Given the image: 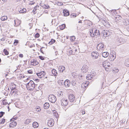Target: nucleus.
<instances>
[{
	"label": "nucleus",
	"instance_id": "obj_21",
	"mask_svg": "<svg viewBox=\"0 0 129 129\" xmlns=\"http://www.w3.org/2000/svg\"><path fill=\"white\" fill-rule=\"evenodd\" d=\"M19 12L20 13H26V9L25 8H20L18 9Z\"/></svg>",
	"mask_w": 129,
	"mask_h": 129
},
{
	"label": "nucleus",
	"instance_id": "obj_55",
	"mask_svg": "<svg viewBox=\"0 0 129 129\" xmlns=\"http://www.w3.org/2000/svg\"><path fill=\"white\" fill-rule=\"evenodd\" d=\"M28 73L29 74H32L33 73V71L32 70H29L28 71H27Z\"/></svg>",
	"mask_w": 129,
	"mask_h": 129
},
{
	"label": "nucleus",
	"instance_id": "obj_47",
	"mask_svg": "<svg viewBox=\"0 0 129 129\" xmlns=\"http://www.w3.org/2000/svg\"><path fill=\"white\" fill-rule=\"evenodd\" d=\"M39 57L40 59L42 60H45V57L42 56H39Z\"/></svg>",
	"mask_w": 129,
	"mask_h": 129
},
{
	"label": "nucleus",
	"instance_id": "obj_18",
	"mask_svg": "<svg viewBox=\"0 0 129 129\" xmlns=\"http://www.w3.org/2000/svg\"><path fill=\"white\" fill-rule=\"evenodd\" d=\"M91 56L94 58H96L98 57L99 54L98 52H93L91 53Z\"/></svg>",
	"mask_w": 129,
	"mask_h": 129
},
{
	"label": "nucleus",
	"instance_id": "obj_49",
	"mask_svg": "<svg viewBox=\"0 0 129 129\" xmlns=\"http://www.w3.org/2000/svg\"><path fill=\"white\" fill-rule=\"evenodd\" d=\"M5 114V112L2 111L1 112H0V118H1Z\"/></svg>",
	"mask_w": 129,
	"mask_h": 129
},
{
	"label": "nucleus",
	"instance_id": "obj_36",
	"mask_svg": "<svg viewBox=\"0 0 129 129\" xmlns=\"http://www.w3.org/2000/svg\"><path fill=\"white\" fill-rule=\"evenodd\" d=\"M75 36H73L70 37V40L71 42H73L75 40Z\"/></svg>",
	"mask_w": 129,
	"mask_h": 129
},
{
	"label": "nucleus",
	"instance_id": "obj_16",
	"mask_svg": "<svg viewBox=\"0 0 129 129\" xmlns=\"http://www.w3.org/2000/svg\"><path fill=\"white\" fill-rule=\"evenodd\" d=\"M21 21L18 19H16L14 20V26H17L19 25L21 23Z\"/></svg>",
	"mask_w": 129,
	"mask_h": 129
},
{
	"label": "nucleus",
	"instance_id": "obj_5",
	"mask_svg": "<svg viewBox=\"0 0 129 129\" xmlns=\"http://www.w3.org/2000/svg\"><path fill=\"white\" fill-rule=\"evenodd\" d=\"M97 48L98 50L100 51H102L104 50L105 48L104 45L102 43H99L97 45Z\"/></svg>",
	"mask_w": 129,
	"mask_h": 129
},
{
	"label": "nucleus",
	"instance_id": "obj_46",
	"mask_svg": "<svg viewBox=\"0 0 129 129\" xmlns=\"http://www.w3.org/2000/svg\"><path fill=\"white\" fill-rule=\"evenodd\" d=\"M18 41L17 40H15L14 43V45L15 46L18 43Z\"/></svg>",
	"mask_w": 129,
	"mask_h": 129
},
{
	"label": "nucleus",
	"instance_id": "obj_10",
	"mask_svg": "<svg viewBox=\"0 0 129 129\" xmlns=\"http://www.w3.org/2000/svg\"><path fill=\"white\" fill-rule=\"evenodd\" d=\"M31 65L33 66H35L38 64L39 62L36 59H32L30 61Z\"/></svg>",
	"mask_w": 129,
	"mask_h": 129
},
{
	"label": "nucleus",
	"instance_id": "obj_43",
	"mask_svg": "<svg viewBox=\"0 0 129 129\" xmlns=\"http://www.w3.org/2000/svg\"><path fill=\"white\" fill-rule=\"evenodd\" d=\"M5 121V119L2 118L0 120V124H4Z\"/></svg>",
	"mask_w": 129,
	"mask_h": 129
},
{
	"label": "nucleus",
	"instance_id": "obj_29",
	"mask_svg": "<svg viewBox=\"0 0 129 129\" xmlns=\"http://www.w3.org/2000/svg\"><path fill=\"white\" fill-rule=\"evenodd\" d=\"M46 49L44 47H42L40 49L41 52L43 54H45Z\"/></svg>",
	"mask_w": 129,
	"mask_h": 129
},
{
	"label": "nucleus",
	"instance_id": "obj_2",
	"mask_svg": "<svg viewBox=\"0 0 129 129\" xmlns=\"http://www.w3.org/2000/svg\"><path fill=\"white\" fill-rule=\"evenodd\" d=\"M26 87L27 89L29 90H32L35 87V84L32 80L30 81L26 84Z\"/></svg>",
	"mask_w": 129,
	"mask_h": 129
},
{
	"label": "nucleus",
	"instance_id": "obj_26",
	"mask_svg": "<svg viewBox=\"0 0 129 129\" xmlns=\"http://www.w3.org/2000/svg\"><path fill=\"white\" fill-rule=\"evenodd\" d=\"M109 53L108 52H104L102 53V56L104 57H107L109 55Z\"/></svg>",
	"mask_w": 129,
	"mask_h": 129
},
{
	"label": "nucleus",
	"instance_id": "obj_37",
	"mask_svg": "<svg viewBox=\"0 0 129 129\" xmlns=\"http://www.w3.org/2000/svg\"><path fill=\"white\" fill-rule=\"evenodd\" d=\"M106 71L107 72H109L111 70V67H106L105 68Z\"/></svg>",
	"mask_w": 129,
	"mask_h": 129
},
{
	"label": "nucleus",
	"instance_id": "obj_23",
	"mask_svg": "<svg viewBox=\"0 0 129 129\" xmlns=\"http://www.w3.org/2000/svg\"><path fill=\"white\" fill-rule=\"evenodd\" d=\"M58 69L60 72H62L65 69V68L63 66H59L58 67Z\"/></svg>",
	"mask_w": 129,
	"mask_h": 129
},
{
	"label": "nucleus",
	"instance_id": "obj_11",
	"mask_svg": "<svg viewBox=\"0 0 129 129\" xmlns=\"http://www.w3.org/2000/svg\"><path fill=\"white\" fill-rule=\"evenodd\" d=\"M89 67L87 65H84L81 68V70L82 72L83 73H85L88 72Z\"/></svg>",
	"mask_w": 129,
	"mask_h": 129
},
{
	"label": "nucleus",
	"instance_id": "obj_56",
	"mask_svg": "<svg viewBox=\"0 0 129 129\" xmlns=\"http://www.w3.org/2000/svg\"><path fill=\"white\" fill-rule=\"evenodd\" d=\"M19 76L20 78H23L24 77V76L21 74H19Z\"/></svg>",
	"mask_w": 129,
	"mask_h": 129
},
{
	"label": "nucleus",
	"instance_id": "obj_59",
	"mask_svg": "<svg viewBox=\"0 0 129 129\" xmlns=\"http://www.w3.org/2000/svg\"><path fill=\"white\" fill-rule=\"evenodd\" d=\"M19 57L20 58H23V55L22 54H20L19 55Z\"/></svg>",
	"mask_w": 129,
	"mask_h": 129
},
{
	"label": "nucleus",
	"instance_id": "obj_52",
	"mask_svg": "<svg viewBox=\"0 0 129 129\" xmlns=\"http://www.w3.org/2000/svg\"><path fill=\"white\" fill-rule=\"evenodd\" d=\"M41 110V109L40 107H37L36 109V111L37 112H39Z\"/></svg>",
	"mask_w": 129,
	"mask_h": 129
},
{
	"label": "nucleus",
	"instance_id": "obj_24",
	"mask_svg": "<svg viewBox=\"0 0 129 129\" xmlns=\"http://www.w3.org/2000/svg\"><path fill=\"white\" fill-rule=\"evenodd\" d=\"M109 34V31L107 30H104L103 32V34L104 37H106L108 36Z\"/></svg>",
	"mask_w": 129,
	"mask_h": 129
},
{
	"label": "nucleus",
	"instance_id": "obj_50",
	"mask_svg": "<svg viewBox=\"0 0 129 129\" xmlns=\"http://www.w3.org/2000/svg\"><path fill=\"white\" fill-rule=\"evenodd\" d=\"M40 36V35L38 33H37L35 35V37L36 38H38Z\"/></svg>",
	"mask_w": 129,
	"mask_h": 129
},
{
	"label": "nucleus",
	"instance_id": "obj_3",
	"mask_svg": "<svg viewBox=\"0 0 129 129\" xmlns=\"http://www.w3.org/2000/svg\"><path fill=\"white\" fill-rule=\"evenodd\" d=\"M48 98L49 101L52 103H54L56 100L55 96L53 94L49 95Z\"/></svg>",
	"mask_w": 129,
	"mask_h": 129
},
{
	"label": "nucleus",
	"instance_id": "obj_27",
	"mask_svg": "<svg viewBox=\"0 0 129 129\" xmlns=\"http://www.w3.org/2000/svg\"><path fill=\"white\" fill-rule=\"evenodd\" d=\"M86 78L87 80H91L92 79V75L91 74H88L87 75Z\"/></svg>",
	"mask_w": 129,
	"mask_h": 129
},
{
	"label": "nucleus",
	"instance_id": "obj_6",
	"mask_svg": "<svg viewBox=\"0 0 129 129\" xmlns=\"http://www.w3.org/2000/svg\"><path fill=\"white\" fill-rule=\"evenodd\" d=\"M54 121L53 119L52 118L48 120L47 125L49 126L52 127L54 125Z\"/></svg>",
	"mask_w": 129,
	"mask_h": 129
},
{
	"label": "nucleus",
	"instance_id": "obj_53",
	"mask_svg": "<svg viewBox=\"0 0 129 129\" xmlns=\"http://www.w3.org/2000/svg\"><path fill=\"white\" fill-rule=\"evenodd\" d=\"M71 18H74L76 16V14H72L70 15Z\"/></svg>",
	"mask_w": 129,
	"mask_h": 129
},
{
	"label": "nucleus",
	"instance_id": "obj_38",
	"mask_svg": "<svg viewBox=\"0 0 129 129\" xmlns=\"http://www.w3.org/2000/svg\"><path fill=\"white\" fill-rule=\"evenodd\" d=\"M43 7L45 9H48L50 8V6L44 4L43 6Z\"/></svg>",
	"mask_w": 129,
	"mask_h": 129
},
{
	"label": "nucleus",
	"instance_id": "obj_35",
	"mask_svg": "<svg viewBox=\"0 0 129 129\" xmlns=\"http://www.w3.org/2000/svg\"><path fill=\"white\" fill-rule=\"evenodd\" d=\"M52 73L53 75L55 76H56L57 75V73L56 70L54 69H53L52 70Z\"/></svg>",
	"mask_w": 129,
	"mask_h": 129
},
{
	"label": "nucleus",
	"instance_id": "obj_12",
	"mask_svg": "<svg viewBox=\"0 0 129 129\" xmlns=\"http://www.w3.org/2000/svg\"><path fill=\"white\" fill-rule=\"evenodd\" d=\"M89 82L88 81H86L82 83L81 85V87L82 89H85L89 84Z\"/></svg>",
	"mask_w": 129,
	"mask_h": 129
},
{
	"label": "nucleus",
	"instance_id": "obj_28",
	"mask_svg": "<svg viewBox=\"0 0 129 129\" xmlns=\"http://www.w3.org/2000/svg\"><path fill=\"white\" fill-rule=\"evenodd\" d=\"M119 71V70L116 68H114L112 70L113 73L114 74L117 73Z\"/></svg>",
	"mask_w": 129,
	"mask_h": 129
},
{
	"label": "nucleus",
	"instance_id": "obj_20",
	"mask_svg": "<svg viewBox=\"0 0 129 129\" xmlns=\"http://www.w3.org/2000/svg\"><path fill=\"white\" fill-rule=\"evenodd\" d=\"M63 13L64 16H67L69 15V11L67 10H64L63 11Z\"/></svg>",
	"mask_w": 129,
	"mask_h": 129
},
{
	"label": "nucleus",
	"instance_id": "obj_19",
	"mask_svg": "<svg viewBox=\"0 0 129 129\" xmlns=\"http://www.w3.org/2000/svg\"><path fill=\"white\" fill-rule=\"evenodd\" d=\"M76 53H73V49L69 50L67 52V54L69 55H75V54Z\"/></svg>",
	"mask_w": 129,
	"mask_h": 129
},
{
	"label": "nucleus",
	"instance_id": "obj_17",
	"mask_svg": "<svg viewBox=\"0 0 129 129\" xmlns=\"http://www.w3.org/2000/svg\"><path fill=\"white\" fill-rule=\"evenodd\" d=\"M70 84V82L68 80H66L64 82V84L66 87H69Z\"/></svg>",
	"mask_w": 129,
	"mask_h": 129
},
{
	"label": "nucleus",
	"instance_id": "obj_13",
	"mask_svg": "<svg viewBox=\"0 0 129 129\" xmlns=\"http://www.w3.org/2000/svg\"><path fill=\"white\" fill-rule=\"evenodd\" d=\"M122 19V17L120 16L119 15H117L115 17V20L117 22H119L121 21Z\"/></svg>",
	"mask_w": 129,
	"mask_h": 129
},
{
	"label": "nucleus",
	"instance_id": "obj_62",
	"mask_svg": "<svg viewBox=\"0 0 129 129\" xmlns=\"http://www.w3.org/2000/svg\"><path fill=\"white\" fill-rule=\"evenodd\" d=\"M31 48L33 47H34L35 46V45L34 44H33L32 45H31L29 46Z\"/></svg>",
	"mask_w": 129,
	"mask_h": 129
},
{
	"label": "nucleus",
	"instance_id": "obj_30",
	"mask_svg": "<svg viewBox=\"0 0 129 129\" xmlns=\"http://www.w3.org/2000/svg\"><path fill=\"white\" fill-rule=\"evenodd\" d=\"M49 103H46L44 104V108L45 109H47L49 108Z\"/></svg>",
	"mask_w": 129,
	"mask_h": 129
},
{
	"label": "nucleus",
	"instance_id": "obj_9",
	"mask_svg": "<svg viewBox=\"0 0 129 129\" xmlns=\"http://www.w3.org/2000/svg\"><path fill=\"white\" fill-rule=\"evenodd\" d=\"M116 58L115 54L114 53H111L109 55V59L110 61H113Z\"/></svg>",
	"mask_w": 129,
	"mask_h": 129
},
{
	"label": "nucleus",
	"instance_id": "obj_48",
	"mask_svg": "<svg viewBox=\"0 0 129 129\" xmlns=\"http://www.w3.org/2000/svg\"><path fill=\"white\" fill-rule=\"evenodd\" d=\"M125 64L127 67H129V59L126 60L125 62Z\"/></svg>",
	"mask_w": 129,
	"mask_h": 129
},
{
	"label": "nucleus",
	"instance_id": "obj_8",
	"mask_svg": "<svg viewBox=\"0 0 129 129\" xmlns=\"http://www.w3.org/2000/svg\"><path fill=\"white\" fill-rule=\"evenodd\" d=\"M37 75L39 78H43L45 77L46 73L45 72L42 71L39 73H37Z\"/></svg>",
	"mask_w": 129,
	"mask_h": 129
},
{
	"label": "nucleus",
	"instance_id": "obj_15",
	"mask_svg": "<svg viewBox=\"0 0 129 129\" xmlns=\"http://www.w3.org/2000/svg\"><path fill=\"white\" fill-rule=\"evenodd\" d=\"M17 124V123L16 121H12L10 123L9 125V127L11 128H14L16 126Z\"/></svg>",
	"mask_w": 129,
	"mask_h": 129
},
{
	"label": "nucleus",
	"instance_id": "obj_1",
	"mask_svg": "<svg viewBox=\"0 0 129 129\" xmlns=\"http://www.w3.org/2000/svg\"><path fill=\"white\" fill-rule=\"evenodd\" d=\"M89 34L91 37H99L100 36L99 30L98 29L96 26H93L90 28L89 31Z\"/></svg>",
	"mask_w": 129,
	"mask_h": 129
},
{
	"label": "nucleus",
	"instance_id": "obj_45",
	"mask_svg": "<svg viewBox=\"0 0 129 129\" xmlns=\"http://www.w3.org/2000/svg\"><path fill=\"white\" fill-rule=\"evenodd\" d=\"M3 105H6L8 104V102L6 100H4L3 101Z\"/></svg>",
	"mask_w": 129,
	"mask_h": 129
},
{
	"label": "nucleus",
	"instance_id": "obj_39",
	"mask_svg": "<svg viewBox=\"0 0 129 129\" xmlns=\"http://www.w3.org/2000/svg\"><path fill=\"white\" fill-rule=\"evenodd\" d=\"M53 115L54 116V117L56 118H58L59 117V115L57 112H55L54 114Z\"/></svg>",
	"mask_w": 129,
	"mask_h": 129
},
{
	"label": "nucleus",
	"instance_id": "obj_54",
	"mask_svg": "<svg viewBox=\"0 0 129 129\" xmlns=\"http://www.w3.org/2000/svg\"><path fill=\"white\" fill-rule=\"evenodd\" d=\"M58 83L60 85H61V84H62V83H63V81L62 80H59L58 81Z\"/></svg>",
	"mask_w": 129,
	"mask_h": 129
},
{
	"label": "nucleus",
	"instance_id": "obj_58",
	"mask_svg": "<svg viewBox=\"0 0 129 129\" xmlns=\"http://www.w3.org/2000/svg\"><path fill=\"white\" fill-rule=\"evenodd\" d=\"M36 7H35L34 8V9H33V13H34V14L35 13H36Z\"/></svg>",
	"mask_w": 129,
	"mask_h": 129
},
{
	"label": "nucleus",
	"instance_id": "obj_33",
	"mask_svg": "<svg viewBox=\"0 0 129 129\" xmlns=\"http://www.w3.org/2000/svg\"><path fill=\"white\" fill-rule=\"evenodd\" d=\"M63 94V92L62 91H59L58 92L57 95L59 97L62 96Z\"/></svg>",
	"mask_w": 129,
	"mask_h": 129
},
{
	"label": "nucleus",
	"instance_id": "obj_32",
	"mask_svg": "<svg viewBox=\"0 0 129 129\" xmlns=\"http://www.w3.org/2000/svg\"><path fill=\"white\" fill-rule=\"evenodd\" d=\"M60 29L62 30L64 29L66 27V25L65 24H63L59 26Z\"/></svg>",
	"mask_w": 129,
	"mask_h": 129
},
{
	"label": "nucleus",
	"instance_id": "obj_51",
	"mask_svg": "<svg viewBox=\"0 0 129 129\" xmlns=\"http://www.w3.org/2000/svg\"><path fill=\"white\" fill-rule=\"evenodd\" d=\"M34 0H29V1L30 2H31V3H30L29 4V5H33L35 3V2H34Z\"/></svg>",
	"mask_w": 129,
	"mask_h": 129
},
{
	"label": "nucleus",
	"instance_id": "obj_64",
	"mask_svg": "<svg viewBox=\"0 0 129 129\" xmlns=\"http://www.w3.org/2000/svg\"><path fill=\"white\" fill-rule=\"evenodd\" d=\"M13 59H14L15 60H18V57H15V58H13Z\"/></svg>",
	"mask_w": 129,
	"mask_h": 129
},
{
	"label": "nucleus",
	"instance_id": "obj_60",
	"mask_svg": "<svg viewBox=\"0 0 129 129\" xmlns=\"http://www.w3.org/2000/svg\"><path fill=\"white\" fill-rule=\"evenodd\" d=\"M11 86H14V88L16 87V85L15 84H14V83H11Z\"/></svg>",
	"mask_w": 129,
	"mask_h": 129
},
{
	"label": "nucleus",
	"instance_id": "obj_61",
	"mask_svg": "<svg viewBox=\"0 0 129 129\" xmlns=\"http://www.w3.org/2000/svg\"><path fill=\"white\" fill-rule=\"evenodd\" d=\"M14 86H12L10 87V89H11V90H13L15 89H16V87H15V88H14Z\"/></svg>",
	"mask_w": 129,
	"mask_h": 129
},
{
	"label": "nucleus",
	"instance_id": "obj_63",
	"mask_svg": "<svg viewBox=\"0 0 129 129\" xmlns=\"http://www.w3.org/2000/svg\"><path fill=\"white\" fill-rule=\"evenodd\" d=\"M82 114H84L85 113V111L84 110H83L82 111Z\"/></svg>",
	"mask_w": 129,
	"mask_h": 129
},
{
	"label": "nucleus",
	"instance_id": "obj_14",
	"mask_svg": "<svg viewBox=\"0 0 129 129\" xmlns=\"http://www.w3.org/2000/svg\"><path fill=\"white\" fill-rule=\"evenodd\" d=\"M103 65L105 68L106 67H110V64L109 62L107 61H105L103 62Z\"/></svg>",
	"mask_w": 129,
	"mask_h": 129
},
{
	"label": "nucleus",
	"instance_id": "obj_44",
	"mask_svg": "<svg viewBox=\"0 0 129 129\" xmlns=\"http://www.w3.org/2000/svg\"><path fill=\"white\" fill-rule=\"evenodd\" d=\"M17 117L16 116H14L10 120L11 121H12L17 119Z\"/></svg>",
	"mask_w": 129,
	"mask_h": 129
},
{
	"label": "nucleus",
	"instance_id": "obj_25",
	"mask_svg": "<svg viewBox=\"0 0 129 129\" xmlns=\"http://www.w3.org/2000/svg\"><path fill=\"white\" fill-rule=\"evenodd\" d=\"M33 126L34 128H37L39 126V124L37 122H34L33 123Z\"/></svg>",
	"mask_w": 129,
	"mask_h": 129
},
{
	"label": "nucleus",
	"instance_id": "obj_7",
	"mask_svg": "<svg viewBox=\"0 0 129 129\" xmlns=\"http://www.w3.org/2000/svg\"><path fill=\"white\" fill-rule=\"evenodd\" d=\"M68 98L71 102H73L75 100V97L73 94H69L68 96Z\"/></svg>",
	"mask_w": 129,
	"mask_h": 129
},
{
	"label": "nucleus",
	"instance_id": "obj_41",
	"mask_svg": "<svg viewBox=\"0 0 129 129\" xmlns=\"http://www.w3.org/2000/svg\"><path fill=\"white\" fill-rule=\"evenodd\" d=\"M3 52L6 55H8L9 54V52L8 51L7 49H4V50Z\"/></svg>",
	"mask_w": 129,
	"mask_h": 129
},
{
	"label": "nucleus",
	"instance_id": "obj_57",
	"mask_svg": "<svg viewBox=\"0 0 129 129\" xmlns=\"http://www.w3.org/2000/svg\"><path fill=\"white\" fill-rule=\"evenodd\" d=\"M51 111L52 112L54 111V110H55V108L53 107H52L51 108Z\"/></svg>",
	"mask_w": 129,
	"mask_h": 129
},
{
	"label": "nucleus",
	"instance_id": "obj_22",
	"mask_svg": "<svg viewBox=\"0 0 129 129\" xmlns=\"http://www.w3.org/2000/svg\"><path fill=\"white\" fill-rule=\"evenodd\" d=\"M17 92V89H15L13 90H11V94L12 95H15L16 94Z\"/></svg>",
	"mask_w": 129,
	"mask_h": 129
},
{
	"label": "nucleus",
	"instance_id": "obj_40",
	"mask_svg": "<svg viewBox=\"0 0 129 129\" xmlns=\"http://www.w3.org/2000/svg\"><path fill=\"white\" fill-rule=\"evenodd\" d=\"M73 51V53H76L75 55L77 54V49L76 48H74L72 49Z\"/></svg>",
	"mask_w": 129,
	"mask_h": 129
},
{
	"label": "nucleus",
	"instance_id": "obj_42",
	"mask_svg": "<svg viewBox=\"0 0 129 129\" xmlns=\"http://www.w3.org/2000/svg\"><path fill=\"white\" fill-rule=\"evenodd\" d=\"M30 121V120L29 119H27L25 120L24 123L25 124H27L29 123Z\"/></svg>",
	"mask_w": 129,
	"mask_h": 129
},
{
	"label": "nucleus",
	"instance_id": "obj_4",
	"mask_svg": "<svg viewBox=\"0 0 129 129\" xmlns=\"http://www.w3.org/2000/svg\"><path fill=\"white\" fill-rule=\"evenodd\" d=\"M68 101L67 99L63 98L60 101V103L61 105L63 106H66L68 104Z\"/></svg>",
	"mask_w": 129,
	"mask_h": 129
},
{
	"label": "nucleus",
	"instance_id": "obj_34",
	"mask_svg": "<svg viewBox=\"0 0 129 129\" xmlns=\"http://www.w3.org/2000/svg\"><path fill=\"white\" fill-rule=\"evenodd\" d=\"M8 17L7 16H3L1 18V19L2 21H4L7 19Z\"/></svg>",
	"mask_w": 129,
	"mask_h": 129
},
{
	"label": "nucleus",
	"instance_id": "obj_31",
	"mask_svg": "<svg viewBox=\"0 0 129 129\" xmlns=\"http://www.w3.org/2000/svg\"><path fill=\"white\" fill-rule=\"evenodd\" d=\"M56 41L55 40L52 39L48 43V44L50 45H51L53 44Z\"/></svg>",
	"mask_w": 129,
	"mask_h": 129
}]
</instances>
